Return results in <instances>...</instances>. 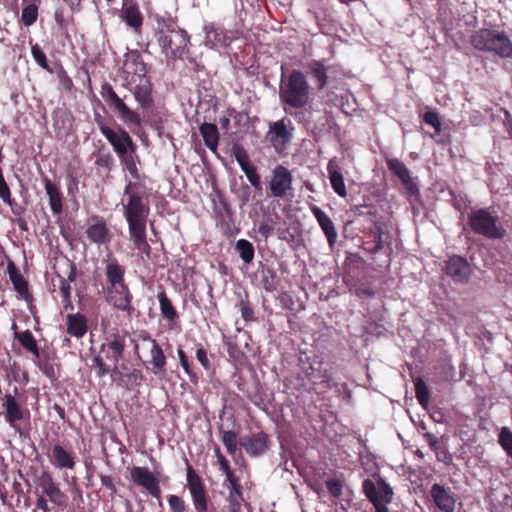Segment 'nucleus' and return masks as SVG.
Segmentation results:
<instances>
[{"mask_svg": "<svg viewBox=\"0 0 512 512\" xmlns=\"http://www.w3.org/2000/svg\"><path fill=\"white\" fill-rule=\"evenodd\" d=\"M279 98L283 104L299 109L305 107L310 99V86L304 74L292 70L285 80H281Z\"/></svg>", "mask_w": 512, "mask_h": 512, "instance_id": "7ed1b4c3", "label": "nucleus"}, {"mask_svg": "<svg viewBox=\"0 0 512 512\" xmlns=\"http://www.w3.org/2000/svg\"><path fill=\"white\" fill-rule=\"evenodd\" d=\"M271 195L279 199H292L294 197L293 175L283 165H277L272 170L269 183Z\"/></svg>", "mask_w": 512, "mask_h": 512, "instance_id": "423d86ee", "label": "nucleus"}, {"mask_svg": "<svg viewBox=\"0 0 512 512\" xmlns=\"http://www.w3.org/2000/svg\"><path fill=\"white\" fill-rule=\"evenodd\" d=\"M101 96L108 103V105L116 110L121 119L129 126H137L141 125V117L140 115L131 110L124 101L116 94L113 87L105 83L101 87Z\"/></svg>", "mask_w": 512, "mask_h": 512, "instance_id": "0eeeda50", "label": "nucleus"}, {"mask_svg": "<svg viewBox=\"0 0 512 512\" xmlns=\"http://www.w3.org/2000/svg\"><path fill=\"white\" fill-rule=\"evenodd\" d=\"M160 304V311L164 318L168 320H174L177 317V312L172 305L171 301L166 296L165 292H160L157 295Z\"/></svg>", "mask_w": 512, "mask_h": 512, "instance_id": "58836bf2", "label": "nucleus"}, {"mask_svg": "<svg viewBox=\"0 0 512 512\" xmlns=\"http://www.w3.org/2000/svg\"><path fill=\"white\" fill-rule=\"evenodd\" d=\"M229 490L228 502L230 512H240L243 496L238 480L224 484Z\"/></svg>", "mask_w": 512, "mask_h": 512, "instance_id": "72a5a7b5", "label": "nucleus"}, {"mask_svg": "<svg viewBox=\"0 0 512 512\" xmlns=\"http://www.w3.org/2000/svg\"><path fill=\"white\" fill-rule=\"evenodd\" d=\"M107 300L114 307L128 314H131L133 310L131 306L132 295L126 284L107 286Z\"/></svg>", "mask_w": 512, "mask_h": 512, "instance_id": "ddd939ff", "label": "nucleus"}, {"mask_svg": "<svg viewBox=\"0 0 512 512\" xmlns=\"http://www.w3.org/2000/svg\"><path fill=\"white\" fill-rule=\"evenodd\" d=\"M92 366L97 369V376L104 377L106 374L110 372V368H108L102 358L100 356H96L92 359Z\"/></svg>", "mask_w": 512, "mask_h": 512, "instance_id": "5fc2aeb1", "label": "nucleus"}, {"mask_svg": "<svg viewBox=\"0 0 512 512\" xmlns=\"http://www.w3.org/2000/svg\"><path fill=\"white\" fill-rule=\"evenodd\" d=\"M87 331L86 319L80 313L67 316V333L76 338H81Z\"/></svg>", "mask_w": 512, "mask_h": 512, "instance_id": "7c9ffc66", "label": "nucleus"}, {"mask_svg": "<svg viewBox=\"0 0 512 512\" xmlns=\"http://www.w3.org/2000/svg\"><path fill=\"white\" fill-rule=\"evenodd\" d=\"M50 464L59 470H73L76 465V455L71 449L60 444L50 447L46 453Z\"/></svg>", "mask_w": 512, "mask_h": 512, "instance_id": "f8f14e48", "label": "nucleus"}, {"mask_svg": "<svg viewBox=\"0 0 512 512\" xmlns=\"http://www.w3.org/2000/svg\"><path fill=\"white\" fill-rule=\"evenodd\" d=\"M124 69L127 74H132L133 77H146V64L144 63L139 51L133 50L126 54Z\"/></svg>", "mask_w": 512, "mask_h": 512, "instance_id": "aec40b11", "label": "nucleus"}, {"mask_svg": "<svg viewBox=\"0 0 512 512\" xmlns=\"http://www.w3.org/2000/svg\"><path fill=\"white\" fill-rule=\"evenodd\" d=\"M130 476L134 484L146 489L152 497H161L159 480L147 467L134 466L130 470Z\"/></svg>", "mask_w": 512, "mask_h": 512, "instance_id": "9d476101", "label": "nucleus"}, {"mask_svg": "<svg viewBox=\"0 0 512 512\" xmlns=\"http://www.w3.org/2000/svg\"><path fill=\"white\" fill-rule=\"evenodd\" d=\"M120 159L123 162L125 169L130 173V175L134 179H138L139 178L138 169H137V166H136V163H135L133 157L131 155L126 154L124 157H122Z\"/></svg>", "mask_w": 512, "mask_h": 512, "instance_id": "3c124183", "label": "nucleus"}, {"mask_svg": "<svg viewBox=\"0 0 512 512\" xmlns=\"http://www.w3.org/2000/svg\"><path fill=\"white\" fill-rule=\"evenodd\" d=\"M38 367L43 372V374L46 375L48 378H50V379L55 378V371H54V367L52 364H50L48 362H44V363L39 362Z\"/></svg>", "mask_w": 512, "mask_h": 512, "instance_id": "680f3d73", "label": "nucleus"}, {"mask_svg": "<svg viewBox=\"0 0 512 512\" xmlns=\"http://www.w3.org/2000/svg\"><path fill=\"white\" fill-rule=\"evenodd\" d=\"M386 163L389 170L401 180L403 185L406 186L410 192H412L415 185L413 184L410 171L406 165L397 158H389Z\"/></svg>", "mask_w": 512, "mask_h": 512, "instance_id": "393cba45", "label": "nucleus"}, {"mask_svg": "<svg viewBox=\"0 0 512 512\" xmlns=\"http://www.w3.org/2000/svg\"><path fill=\"white\" fill-rule=\"evenodd\" d=\"M196 358L205 369H207L209 367V360L207 357V353L203 348L197 349Z\"/></svg>", "mask_w": 512, "mask_h": 512, "instance_id": "69168bd1", "label": "nucleus"}, {"mask_svg": "<svg viewBox=\"0 0 512 512\" xmlns=\"http://www.w3.org/2000/svg\"><path fill=\"white\" fill-rule=\"evenodd\" d=\"M240 311H241V316L242 318L245 320V321H251L253 319V309L250 307V305L245 302V301H241L240 302Z\"/></svg>", "mask_w": 512, "mask_h": 512, "instance_id": "052dcab7", "label": "nucleus"}, {"mask_svg": "<svg viewBox=\"0 0 512 512\" xmlns=\"http://www.w3.org/2000/svg\"><path fill=\"white\" fill-rule=\"evenodd\" d=\"M168 504L173 512H186L184 500L177 495H170L168 497Z\"/></svg>", "mask_w": 512, "mask_h": 512, "instance_id": "8fccbe9b", "label": "nucleus"}, {"mask_svg": "<svg viewBox=\"0 0 512 512\" xmlns=\"http://www.w3.org/2000/svg\"><path fill=\"white\" fill-rule=\"evenodd\" d=\"M0 198L8 205L12 204L11 192L3 177L2 171H0Z\"/></svg>", "mask_w": 512, "mask_h": 512, "instance_id": "603ef678", "label": "nucleus"}, {"mask_svg": "<svg viewBox=\"0 0 512 512\" xmlns=\"http://www.w3.org/2000/svg\"><path fill=\"white\" fill-rule=\"evenodd\" d=\"M46 194L49 197V203L51 210L54 214H60L62 212V196L58 187L52 183L47 177L43 179Z\"/></svg>", "mask_w": 512, "mask_h": 512, "instance_id": "473e14b6", "label": "nucleus"}, {"mask_svg": "<svg viewBox=\"0 0 512 512\" xmlns=\"http://www.w3.org/2000/svg\"><path fill=\"white\" fill-rule=\"evenodd\" d=\"M424 121L426 124L432 126L436 131H440L441 122L438 114L433 111H428L424 114Z\"/></svg>", "mask_w": 512, "mask_h": 512, "instance_id": "864d4df0", "label": "nucleus"}, {"mask_svg": "<svg viewBox=\"0 0 512 512\" xmlns=\"http://www.w3.org/2000/svg\"><path fill=\"white\" fill-rule=\"evenodd\" d=\"M177 355H178L180 364H181L182 368L184 369L185 373L187 375H190L191 374L190 366H189V362H188L185 352L182 349H178Z\"/></svg>", "mask_w": 512, "mask_h": 512, "instance_id": "0e129e2a", "label": "nucleus"}, {"mask_svg": "<svg viewBox=\"0 0 512 512\" xmlns=\"http://www.w3.org/2000/svg\"><path fill=\"white\" fill-rule=\"evenodd\" d=\"M40 487L43 493L55 506L61 508H65L67 506V496L61 491L59 485L54 482L51 475L47 474L42 477Z\"/></svg>", "mask_w": 512, "mask_h": 512, "instance_id": "dca6fc26", "label": "nucleus"}, {"mask_svg": "<svg viewBox=\"0 0 512 512\" xmlns=\"http://www.w3.org/2000/svg\"><path fill=\"white\" fill-rule=\"evenodd\" d=\"M8 269L10 270V278L14 284L15 289L19 293H24L27 291V284L26 282L21 278V276L17 275L15 271L14 265L11 263L8 266Z\"/></svg>", "mask_w": 512, "mask_h": 512, "instance_id": "49530a36", "label": "nucleus"}, {"mask_svg": "<svg viewBox=\"0 0 512 512\" xmlns=\"http://www.w3.org/2000/svg\"><path fill=\"white\" fill-rule=\"evenodd\" d=\"M242 446L249 455H260L267 449V437L263 433L247 436L243 439Z\"/></svg>", "mask_w": 512, "mask_h": 512, "instance_id": "a878e982", "label": "nucleus"}, {"mask_svg": "<svg viewBox=\"0 0 512 512\" xmlns=\"http://www.w3.org/2000/svg\"><path fill=\"white\" fill-rule=\"evenodd\" d=\"M445 271L455 282L466 283L471 275V268L466 259L460 256H452L448 259Z\"/></svg>", "mask_w": 512, "mask_h": 512, "instance_id": "4468645a", "label": "nucleus"}, {"mask_svg": "<svg viewBox=\"0 0 512 512\" xmlns=\"http://www.w3.org/2000/svg\"><path fill=\"white\" fill-rule=\"evenodd\" d=\"M95 222L90 224L86 230L87 238L96 244H104L110 240V231L106 223L99 219L94 218Z\"/></svg>", "mask_w": 512, "mask_h": 512, "instance_id": "b1692460", "label": "nucleus"}, {"mask_svg": "<svg viewBox=\"0 0 512 512\" xmlns=\"http://www.w3.org/2000/svg\"><path fill=\"white\" fill-rule=\"evenodd\" d=\"M305 373L313 384L323 385L330 388V375L327 370L322 369L321 362L315 361L305 368Z\"/></svg>", "mask_w": 512, "mask_h": 512, "instance_id": "c85d7f7f", "label": "nucleus"}, {"mask_svg": "<svg viewBox=\"0 0 512 512\" xmlns=\"http://www.w3.org/2000/svg\"><path fill=\"white\" fill-rule=\"evenodd\" d=\"M222 442L230 455L237 451V434L234 431H224L222 433Z\"/></svg>", "mask_w": 512, "mask_h": 512, "instance_id": "37998d69", "label": "nucleus"}, {"mask_svg": "<svg viewBox=\"0 0 512 512\" xmlns=\"http://www.w3.org/2000/svg\"><path fill=\"white\" fill-rule=\"evenodd\" d=\"M38 17V8L35 4L28 5L23 8L21 20L25 26L34 24Z\"/></svg>", "mask_w": 512, "mask_h": 512, "instance_id": "79ce46f5", "label": "nucleus"}, {"mask_svg": "<svg viewBox=\"0 0 512 512\" xmlns=\"http://www.w3.org/2000/svg\"><path fill=\"white\" fill-rule=\"evenodd\" d=\"M124 348V339L119 336L114 337L113 340L108 343L107 358L112 360L114 369H116L118 362L123 357Z\"/></svg>", "mask_w": 512, "mask_h": 512, "instance_id": "f704fd0d", "label": "nucleus"}, {"mask_svg": "<svg viewBox=\"0 0 512 512\" xmlns=\"http://www.w3.org/2000/svg\"><path fill=\"white\" fill-rule=\"evenodd\" d=\"M122 19L136 32L140 31L143 23V17L139 11V8L135 4L125 3L123 5Z\"/></svg>", "mask_w": 512, "mask_h": 512, "instance_id": "c756f323", "label": "nucleus"}, {"mask_svg": "<svg viewBox=\"0 0 512 512\" xmlns=\"http://www.w3.org/2000/svg\"><path fill=\"white\" fill-rule=\"evenodd\" d=\"M327 172L329 174L330 183L334 192L340 197H346L347 191L344 182V177L342 175L341 168L339 167L335 159L329 160L327 164Z\"/></svg>", "mask_w": 512, "mask_h": 512, "instance_id": "4be33fe9", "label": "nucleus"}, {"mask_svg": "<svg viewBox=\"0 0 512 512\" xmlns=\"http://www.w3.org/2000/svg\"><path fill=\"white\" fill-rule=\"evenodd\" d=\"M250 184L256 189L261 188L260 176L257 172V169L254 166H250L243 170Z\"/></svg>", "mask_w": 512, "mask_h": 512, "instance_id": "de8ad7c7", "label": "nucleus"}, {"mask_svg": "<svg viewBox=\"0 0 512 512\" xmlns=\"http://www.w3.org/2000/svg\"><path fill=\"white\" fill-rule=\"evenodd\" d=\"M36 509L42 510L43 512L50 511V507L48 505V501L44 496H39L36 501Z\"/></svg>", "mask_w": 512, "mask_h": 512, "instance_id": "774afa93", "label": "nucleus"}, {"mask_svg": "<svg viewBox=\"0 0 512 512\" xmlns=\"http://www.w3.org/2000/svg\"><path fill=\"white\" fill-rule=\"evenodd\" d=\"M326 487L334 498H339L342 495L343 485L338 479H328Z\"/></svg>", "mask_w": 512, "mask_h": 512, "instance_id": "09e8293b", "label": "nucleus"}, {"mask_svg": "<svg viewBox=\"0 0 512 512\" xmlns=\"http://www.w3.org/2000/svg\"><path fill=\"white\" fill-rule=\"evenodd\" d=\"M60 294L63 298V302L67 305L70 302L71 296V285L65 279H60Z\"/></svg>", "mask_w": 512, "mask_h": 512, "instance_id": "4d7b16f0", "label": "nucleus"}, {"mask_svg": "<svg viewBox=\"0 0 512 512\" xmlns=\"http://www.w3.org/2000/svg\"><path fill=\"white\" fill-rule=\"evenodd\" d=\"M151 92L150 81L146 77L139 78V83L136 84L133 95L141 107L148 108L151 106L153 102Z\"/></svg>", "mask_w": 512, "mask_h": 512, "instance_id": "bb28decb", "label": "nucleus"}, {"mask_svg": "<svg viewBox=\"0 0 512 512\" xmlns=\"http://www.w3.org/2000/svg\"><path fill=\"white\" fill-rule=\"evenodd\" d=\"M470 43L478 51L491 52L501 58H512V42L504 31L481 28L471 35Z\"/></svg>", "mask_w": 512, "mask_h": 512, "instance_id": "20e7f679", "label": "nucleus"}, {"mask_svg": "<svg viewBox=\"0 0 512 512\" xmlns=\"http://www.w3.org/2000/svg\"><path fill=\"white\" fill-rule=\"evenodd\" d=\"M187 487L189 489L195 512H207L208 495L200 476L192 466L187 465Z\"/></svg>", "mask_w": 512, "mask_h": 512, "instance_id": "1a4fd4ad", "label": "nucleus"}, {"mask_svg": "<svg viewBox=\"0 0 512 512\" xmlns=\"http://www.w3.org/2000/svg\"><path fill=\"white\" fill-rule=\"evenodd\" d=\"M235 159L242 171L251 166L249 164V157L243 149H237L235 151Z\"/></svg>", "mask_w": 512, "mask_h": 512, "instance_id": "6e6d98bb", "label": "nucleus"}, {"mask_svg": "<svg viewBox=\"0 0 512 512\" xmlns=\"http://www.w3.org/2000/svg\"><path fill=\"white\" fill-rule=\"evenodd\" d=\"M430 496L439 510L442 512H454L456 500L450 488L435 483L431 486Z\"/></svg>", "mask_w": 512, "mask_h": 512, "instance_id": "2eb2a0df", "label": "nucleus"}, {"mask_svg": "<svg viewBox=\"0 0 512 512\" xmlns=\"http://www.w3.org/2000/svg\"><path fill=\"white\" fill-rule=\"evenodd\" d=\"M384 247H385V240L383 239V233H382V231L379 230L377 233L375 245L371 249V252L377 253V252L381 251L382 249H384Z\"/></svg>", "mask_w": 512, "mask_h": 512, "instance_id": "338daca9", "label": "nucleus"}, {"mask_svg": "<svg viewBox=\"0 0 512 512\" xmlns=\"http://www.w3.org/2000/svg\"><path fill=\"white\" fill-rule=\"evenodd\" d=\"M31 54H32L34 61L41 68L48 70V71L50 70L46 54L44 53V51L41 49V47L37 43L32 45Z\"/></svg>", "mask_w": 512, "mask_h": 512, "instance_id": "c03bdc74", "label": "nucleus"}, {"mask_svg": "<svg viewBox=\"0 0 512 512\" xmlns=\"http://www.w3.org/2000/svg\"><path fill=\"white\" fill-rule=\"evenodd\" d=\"M287 119L282 118L269 125L267 137L273 146L283 145L290 141L291 134L287 130Z\"/></svg>", "mask_w": 512, "mask_h": 512, "instance_id": "6ab92c4d", "label": "nucleus"}, {"mask_svg": "<svg viewBox=\"0 0 512 512\" xmlns=\"http://www.w3.org/2000/svg\"><path fill=\"white\" fill-rule=\"evenodd\" d=\"M204 32V44L210 49L224 47L229 43V37L226 30L219 25L208 23L204 26Z\"/></svg>", "mask_w": 512, "mask_h": 512, "instance_id": "f3484780", "label": "nucleus"}, {"mask_svg": "<svg viewBox=\"0 0 512 512\" xmlns=\"http://www.w3.org/2000/svg\"><path fill=\"white\" fill-rule=\"evenodd\" d=\"M415 393L418 402L426 407L429 402V391L423 380L417 379L415 381Z\"/></svg>", "mask_w": 512, "mask_h": 512, "instance_id": "a19ab883", "label": "nucleus"}, {"mask_svg": "<svg viewBox=\"0 0 512 512\" xmlns=\"http://www.w3.org/2000/svg\"><path fill=\"white\" fill-rule=\"evenodd\" d=\"M105 274L107 279V286L125 284L124 274L125 269L121 266L115 257L108 256L105 261Z\"/></svg>", "mask_w": 512, "mask_h": 512, "instance_id": "412c9836", "label": "nucleus"}, {"mask_svg": "<svg viewBox=\"0 0 512 512\" xmlns=\"http://www.w3.org/2000/svg\"><path fill=\"white\" fill-rule=\"evenodd\" d=\"M471 229L479 235L489 239H501L505 236V229L499 217L489 209H477L469 216Z\"/></svg>", "mask_w": 512, "mask_h": 512, "instance_id": "39448f33", "label": "nucleus"}, {"mask_svg": "<svg viewBox=\"0 0 512 512\" xmlns=\"http://www.w3.org/2000/svg\"><path fill=\"white\" fill-rule=\"evenodd\" d=\"M362 490L372 505L390 504L393 500V489L383 478H378L376 481L365 479Z\"/></svg>", "mask_w": 512, "mask_h": 512, "instance_id": "6e6552de", "label": "nucleus"}, {"mask_svg": "<svg viewBox=\"0 0 512 512\" xmlns=\"http://www.w3.org/2000/svg\"><path fill=\"white\" fill-rule=\"evenodd\" d=\"M258 232L265 238L267 239L268 237H270L273 232H274V226L271 222L269 221H263L259 224V227H258Z\"/></svg>", "mask_w": 512, "mask_h": 512, "instance_id": "13d9d810", "label": "nucleus"}, {"mask_svg": "<svg viewBox=\"0 0 512 512\" xmlns=\"http://www.w3.org/2000/svg\"><path fill=\"white\" fill-rule=\"evenodd\" d=\"M498 441L507 455L512 458V432L508 427L501 429Z\"/></svg>", "mask_w": 512, "mask_h": 512, "instance_id": "ea45409f", "label": "nucleus"}, {"mask_svg": "<svg viewBox=\"0 0 512 512\" xmlns=\"http://www.w3.org/2000/svg\"><path fill=\"white\" fill-rule=\"evenodd\" d=\"M158 43L167 58H181L189 42L187 32L172 19L158 21Z\"/></svg>", "mask_w": 512, "mask_h": 512, "instance_id": "f03ea898", "label": "nucleus"}, {"mask_svg": "<svg viewBox=\"0 0 512 512\" xmlns=\"http://www.w3.org/2000/svg\"><path fill=\"white\" fill-rule=\"evenodd\" d=\"M143 340L147 341L151 344L150 356H151V371L158 375L164 371L166 364V357L160 345L157 343L155 339H152L150 336H143Z\"/></svg>", "mask_w": 512, "mask_h": 512, "instance_id": "5701e85b", "label": "nucleus"}, {"mask_svg": "<svg viewBox=\"0 0 512 512\" xmlns=\"http://www.w3.org/2000/svg\"><path fill=\"white\" fill-rule=\"evenodd\" d=\"M3 400L2 407L5 409V420L10 426H14L17 421L23 419V412L12 395H5Z\"/></svg>", "mask_w": 512, "mask_h": 512, "instance_id": "cd10ccee", "label": "nucleus"}, {"mask_svg": "<svg viewBox=\"0 0 512 512\" xmlns=\"http://www.w3.org/2000/svg\"><path fill=\"white\" fill-rule=\"evenodd\" d=\"M123 215L128 224L130 239L136 249L149 252L146 224L150 213L148 198L138 183L129 181L122 197Z\"/></svg>", "mask_w": 512, "mask_h": 512, "instance_id": "f257e3e1", "label": "nucleus"}, {"mask_svg": "<svg viewBox=\"0 0 512 512\" xmlns=\"http://www.w3.org/2000/svg\"><path fill=\"white\" fill-rule=\"evenodd\" d=\"M14 337L20 342L24 349L32 353L36 358L40 357L37 342L29 330L15 332Z\"/></svg>", "mask_w": 512, "mask_h": 512, "instance_id": "c9c22d12", "label": "nucleus"}, {"mask_svg": "<svg viewBox=\"0 0 512 512\" xmlns=\"http://www.w3.org/2000/svg\"><path fill=\"white\" fill-rule=\"evenodd\" d=\"M100 482L103 487H106L107 489L110 490L111 494H114L116 492V487L111 476L101 475Z\"/></svg>", "mask_w": 512, "mask_h": 512, "instance_id": "e2e57ef3", "label": "nucleus"}, {"mask_svg": "<svg viewBox=\"0 0 512 512\" xmlns=\"http://www.w3.org/2000/svg\"><path fill=\"white\" fill-rule=\"evenodd\" d=\"M206 147L212 152H216L219 141L217 126L212 123H203L199 128Z\"/></svg>", "mask_w": 512, "mask_h": 512, "instance_id": "2f4dec72", "label": "nucleus"}, {"mask_svg": "<svg viewBox=\"0 0 512 512\" xmlns=\"http://www.w3.org/2000/svg\"><path fill=\"white\" fill-rule=\"evenodd\" d=\"M113 163V158L109 153L99 154L96 159V164L100 167L109 169Z\"/></svg>", "mask_w": 512, "mask_h": 512, "instance_id": "bf43d9fd", "label": "nucleus"}, {"mask_svg": "<svg viewBox=\"0 0 512 512\" xmlns=\"http://www.w3.org/2000/svg\"><path fill=\"white\" fill-rule=\"evenodd\" d=\"M310 211L316 218L320 228L325 234L330 247H333L337 240V230L331 218L318 206L311 205Z\"/></svg>", "mask_w": 512, "mask_h": 512, "instance_id": "a211bd4d", "label": "nucleus"}, {"mask_svg": "<svg viewBox=\"0 0 512 512\" xmlns=\"http://www.w3.org/2000/svg\"><path fill=\"white\" fill-rule=\"evenodd\" d=\"M216 455L218 463L220 465V469L225 473L226 476L224 484L238 480L231 471L228 461L225 459V457L220 453L218 449L216 450Z\"/></svg>", "mask_w": 512, "mask_h": 512, "instance_id": "a18cd8bd", "label": "nucleus"}, {"mask_svg": "<svg viewBox=\"0 0 512 512\" xmlns=\"http://www.w3.org/2000/svg\"><path fill=\"white\" fill-rule=\"evenodd\" d=\"M311 74L318 82V88L323 89L328 83L327 69L321 61L313 60L308 63Z\"/></svg>", "mask_w": 512, "mask_h": 512, "instance_id": "e433bc0d", "label": "nucleus"}, {"mask_svg": "<svg viewBox=\"0 0 512 512\" xmlns=\"http://www.w3.org/2000/svg\"><path fill=\"white\" fill-rule=\"evenodd\" d=\"M236 251L239 253L240 258L246 264L252 262L254 258V247L251 242L246 239H239L235 246Z\"/></svg>", "mask_w": 512, "mask_h": 512, "instance_id": "4c0bfd02", "label": "nucleus"}, {"mask_svg": "<svg viewBox=\"0 0 512 512\" xmlns=\"http://www.w3.org/2000/svg\"><path fill=\"white\" fill-rule=\"evenodd\" d=\"M99 129L100 132L109 141V143L113 146V149L119 158L124 157L128 153V150L133 148L131 137L123 129L115 131L104 124H101Z\"/></svg>", "mask_w": 512, "mask_h": 512, "instance_id": "9b49d317", "label": "nucleus"}]
</instances>
